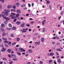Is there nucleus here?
Returning <instances> with one entry per match:
<instances>
[{"instance_id":"nucleus-1","label":"nucleus","mask_w":64,"mask_h":64,"mask_svg":"<svg viewBox=\"0 0 64 64\" xmlns=\"http://www.w3.org/2000/svg\"><path fill=\"white\" fill-rule=\"evenodd\" d=\"M2 16L4 18V19H5V20H6V21H8V20H10V18L6 17L4 14L2 15Z\"/></svg>"},{"instance_id":"nucleus-2","label":"nucleus","mask_w":64,"mask_h":64,"mask_svg":"<svg viewBox=\"0 0 64 64\" xmlns=\"http://www.w3.org/2000/svg\"><path fill=\"white\" fill-rule=\"evenodd\" d=\"M20 32L22 33H25V32H26V30H25V29L23 28L20 30Z\"/></svg>"},{"instance_id":"nucleus-3","label":"nucleus","mask_w":64,"mask_h":64,"mask_svg":"<svg viewBox=\"0 0 64 64\" xmlns=\"http://www.w3.org/2000/svg\"><path fill=\"white\" fill-rule=\"evenodd\" d=\"M2 13L6 15V16H8V12H7V11H6V13H5L4 12H3Z\"/></svg>"},{"instance_id":"nucleus-4","label":"nucleus","mask_w":64,"mask_h":64,"mask_svg":"<svg viewBox=\"0 0 64 64\" xmlns=\"http://www.w3.org/2000/svg\"><path fill=\"white\" fill-rule=\"evenodd\" d=\"M2 39L4 40V42H5V43H7V38H2Z\"/></svg>"},{"instance_id":"nucleus-5","label":"nucleus","mask_w":64,"mask_h":64,"mask_svg":"<svg viewBox=\"0 0 64 64\" xmlns=\"http://www.w3.org/2000/svg\"><path fill=\"white\" fill-rule=\"evenodd\" d=\"M25 24V23L23 22L22 23V24H21L20 25V26L22 27V28H25V26H24V25Z\"/></svg>"},{"instance_id":"nucleus-6","label":"nucleus","mask_w":64,"mask_h":64,"mask_svg":"<svg viewBox=\"0 0 64 64\" xmlns=\"http://www.w3.org/2000/svg\"><path fill=\"white\" fill-rule=\"evenodd\" d=\"M6 49L5 48H2V50H1V51L2 52H4V51H6Z\"/></svg>"},{"instance_id":"nucleus-7","label":"nucleus","mask_w":64,"mask_h":64,"mask_svg":"<svg viewBox=\"0 0 64 64\" xmlns=\"http://www.w3.org/2000/svg\"><path fill=\"white\" fill-rule=\"evenodd\" d=\"M11 56H12L14 58H17V57H16V55L15 54L14 55L13 54H11Z\"/></svg>"},{"instance_id":"nucleus-8","label":"nucleus","mask_w":64,"mask_h":64,"mask_svg":"<svg viewBox=\"0 0 64 64\" xmlns=\"http://www.w3.org/2000/svg\"><path fill=\"white\" fill-rule=\"evenodd\" d=\"M45 22H46V20H44L42 22V25H44L45 24Z\"/></svg>"},{"instance_id":"nucleus-9","label":"nucleus","mask_w":64,"mask_h":64,"mask_svg":"<svg viewBox=\"0 0 64 64\" xmlns=\"http://www.w3.org/2000/svg\"><path fill=\"white\" fill-rule=\"evenodd\" d=\"M34 43H35L36 44V45H37V44L38 45H39V44H40V42H34Z\"/></svg>"},{"instance_id":"nucleus-10","label":"nucleus","mask_w":64,"mask_h":64,"mask_svg":"<svg viewBox=\"0 0 64 64\" xmlns=\"http://www.w3.org/2000/svg\"><path fill=\"white\" fill-rule=\"evenodd\" d=\"M16 12H17L18 13L20 14V13H21V10H16Z\"/></svg>"},{"instance_id":"nucleus-11","label":"nucleus","mask_w":64,"mask_h":64,"mask_svg":"<svg viewBox=\"0 0 64 64\" xmlns=\"http://www.w3.org/2000/svg\"><path fill=\"white\" fill-rule=\"evenodd\" d=\"M6 43H7V44L9 45H11V42H10L9 41H8L6 42Z\"/></svg>"},{"instance_id":"nucleus-12","label":"nucleus","mask_w":64,"mask_h":64,"mask_svg":"<svg viewBox=\"0 0 64 64\" xmlns=\"http://www.w3.org/2000/svg\"><path fill=\"white\" fill-rule=\"evenodd\" d=\"M16 24H17V25H18L21 24V22H16Z\"/></svg>"},{"instance_id":"nucleus-13","label":"nucleus","mask_w":64,"mask_h":64,"mask_svg":"<svg viewBox=\"0 0 64 64\" xmlns=\"http://www.w3.org/2000/svg\"><path fill=\"white\" fill-rule=\"evenodd\" d=\"M28 53H32V50L31 49L29 50H28Z\"/></svg>"},{"instance_id":"nucleus-14","label":"nucleus","mask_w":64,"mask_h":64,"mask_svg":"<svg viewBox=\"0 0 64 64\" xmlns=\"http://www.w3.org/2000/svg\"><path fill=\"white\" fill-rule=\"evenodd\" d=\"M44 40L45 39H44V38H42L41 39L42 42H43L44 41Z\"/></svg>"},{"instance_id":"nucleus-15","label":"nucleus","mask_w":64,"mask_h":64,"mask_svg":"<svg viewBox=\"0 0 64 64\" xmlns=\"http://www.w3.org/2000/svg\"><path fill=\"white\" fill-rule=\"evenodd\" d=\"M12 7V6L11 5H10L9 6H8V9H10V8H11Z\"/></svg>"},{"instance_id":"nucleus-16","label":"nucleus","mask_w":64,"mask_h":64,"mask_svg":"<svg viewBox=\"0 0 64 64\" xmlns=\"http://www.w3.org/2000/svg\"><path fill=\"white\" fill-rule=\"evenodd\" d=\"M54 54L53 52H51L50 53V56H53L54 55Z\"/></svg>"},{"instance_id":"nucleus-17","label":"nucleus","mask_w":64,"mask_h":64,"mask_svg":"<svg viewBox=\"0 0 64 64\" xmlns=\"http://www.w3.org/2000/svg\"><path fill=\"white\" fill-rule=\"evenodd\" d=\"M2 36H6V33L4 32H3L2 33Z\"/></svg>"},{"instance_id":"nucleus-18","label":"nucleus","mask_w":64,"mask_h":64,"mask_svg":"<svg viewBox=\"0 0 64 64\" xmlns=\"http://www.w3.org/2000/svg\"><path fill=\"white\" fill-rule=\"evenodd\" d=\"M57 62L58 63H60L61 61V60L60 59H58L57 60Z\"/></svg>"},{"instance_id":"nucleus-19","label":"nucleus","mask_w":64,"mask_h":64,"mask_svg":"<svg viewBox=\"0 0 64 64\" xmlns=\"http://www.w3.org/2000/svg\"><path fill=\"white\" fill-rule=\"evenodd\" d=\"M49 64H50V63H52V62H53V61L52 60H50L49 61Z\"/></svg>"},{"instance_id":"nucleus-20","label":"nucleus","mask_w":64,"mask_h":64,"mask_svg":"<svg viewBox=\"0 0 64 64\" xmlns=\"http://www.w3.org/2000/svg\"><path fill=\"white\" fill-rule=\"evenodd\" d=\"M11 52V49H8V52L9 53H10Z\"/></svg>"},{"instance_id":"nucleus-21","label":"nucleus","mask_w":64,"mask_h":64,"mask_svg":"<svg viewBox=\"0 0 64 64\" xmlns=\"http://www.w3.org/2000/svg\"><path fill=\"white\" fill-rule=\"evenodd\" d=\"M11 19H13L15 18V17L14 16H12L11 17Z\"/></svg>"},{"instance_id":"nucleus-22","label":"nucleus","mask_w":64,"mask_h":64,"mask_svg":"<svg viewBox=\"0 0 64 64\" xmlns=\"http://www.w3.org/2000/svg\"><path fill=\"white\" fill-rule=\"evenodd\" d=\"M1 27L2 28H4V27H5V25H4V24H1Z\"/></svg>"},{"instance_id":"nucleus-23","label":"nucleus","mask_w":64,"mask_h":64,"mask_svg":"<svg viewBox=\"0 0 64 64\" xmlns=\"http://www.w3.org/2000/svg\"><path fill=\"white\" fill-rule=\"evenodd\" d=\"M46 31V29L45 28H43V30H42V32H44Z\"/></svg>"},{"instance_id":"nucleus-24","label":"nucleus","mask_w":64,"mask_h":64,"mask_svg":"<svg viewBox=\"0 0 64 64\" xmlns=\"http://www.w3.org/2000/svg\"><path fill=\"white\" fill-rule=\"evenodd\" d=\"M16 27L15 26H13L12 28V30H16Z\"/></svg>"},{"instance_id":"nucleus-25","label":"nucleus","mask_w":64,"mask_h":64,"mask_svg":"<svg viewBox=\"0 0 64 64\" xmlns=\"http://www.w3.org/2000/svg\"><path fill=\"white\" fill-rule=\"evenodd\" d=\"M1 31L2 32H5V30L3 28H2L1 29Z\"/></svg>"},{"instance_id":"nucleus-26","label":"nucleus","mask_w":64,"mask_h":64,"mask_svg":"<svg viewBox=\"0 0 64 64\" xmlns=\"http://www.w3.org/2000/svg\"><path fill=\"white\" fill-rule=\"evenodd\" d=\"M12 8L15 9L16 8V6L15 5H14L12 7Z\"/></svg>"},{"instance_id":"nucleus-27","label":"nucleus","mask_w":64,"mask_h":64,"mask_svg":"<svg viewBox=\"0 0 64 64\" xmlns=\"http://www.w3.org/2000/svg\"><path fill=\"white\" fill-rule=\"evenodd\" d=\"M57 51H62V50L60 49H58L56 50Z\"/></svg>"},{"instance_id":"nucleus-28","label":"nucleus","mask_w":64,"mask_h":64,"mask_svg":"<svg viewBox=\"0 0 64 64\" xmlns=\"http://www.w3.org/2000/svg\"><path fill=\"white\" fill-rule=\"evenodd\" d=\"M27 37L28 38H30V35L28 34L27 36Z\"/></svg>"},{"instance_id":"nucleus-29","label":"nucleus","mask_w":64,"mask_h":64,"mask_svg":"<svg viewBox=\"0 0 64 64\" xmlns=\"http://www.w3.org/2000/svg\"><path fill=\"white\" fill-rule=\"evenodd\" d=\"M13 62L12 61H10V62H8V64H13Z\"/></svg>"},{"instance_id":"nucleus-30","label":"nucleus","mask_w":64,"mask_h":64,"mask_svg":"<svg viewBox=\"0 0 64 64\" xmlns=\"http://www.w3.org/2000/svg\"><path fill=\"white\" fill-rule=\"evenodd\" d=\"M20 50L21 51V52H23L24 49L23 48H20Z\"/></svg>"},{"instance_id":"nucleus-31","label":"nucleus","mask_w":64,"mask_h":64,"mask_svg":"<svg viewBox=\"0 0 64 64\" xmlns=\"http://www.w3.org/2000/svg\"><path fill=\"white\" fill-rule=\"evenodd\" d=\"M11 14H12V15H16V14L15 13H13V12H11Z\"/></svg>"},{"instance_id":"nucleus-32","label":"nucleus","mask_w":64,"mask_h":64,"mask_svg":"<svg viewBox=\"0 0 64 64\" xmlns=\"http://www.w3.org/2000/svg\"><path fill=\"white\" fill-rule=\"evenodd\" d=\"M8 26L10 27H12V24H8Z\"/></svg>"},{"instance_id":"nucleus-33","label":"nucleus","mask_w":64,"mask_h":64,"mask_svg":"<svg viewBox=\"0 0 64 64\" xmlns=\"http://www.w3.org/2000/svg\"><path fill=\"white\" fill-rule=\"evenodd\" d=\"M8 20H7V21H5L4 22V24H6V25L7 24V21Z\"/></svg>"},{"instance_id":"nucleus-34","label":"nucleus","mask_w":64,"mask_h":64,"mask_svg":"<svg viewBox=\"0 0 64 64\" xmlns=\"http://www.w3.org/2000/svg\"><path fill=\"white\" fill-rule=\"evenodd\" d=\"M17 53L18 54V55H21V53L18 52H17Z\"/></svg>"},{"instance_id":"nucleus-35","label":"nucleus","mask_w":64,"mask_h":64,"mask_svg":"<svg viewBox=\"0 0 64 64\" xmlns=\"http://www.w3.org/2000/svg\"><path fill=\"white\" fill-rule=\"evenodd\" d=\"M4 46L6 47H8V46L6 44H5Z\"/></svg>"},{"instance_id":"nucleus-36","label":"nucleus","mask_w":64,"mask_h":64,"mask_svg":"<svg viewBox=\"0 0 64 64\" xmlns=\"http://www.w3.org/2000/svg\"><path fill=\"white\" fill-rule=\"evenodd\" d=\"M19 15H20L19 14H17L16 15V17H18V16H19Z\"/></svg>"},{"instance_id":"nucleus-37","label":"nucleus","mask_w":64,"mask_h":64,"mask_svg":"<svg viewBox=\"0 0 64 64\" xmlns=\"http://www.w3.org/2000/svg\"><path fill=\"white\" fill-rule=\"evenodd\" d=\"M13 60H14V61H16V60H17V58H14L13 59Z\"/></svg>"},{"instance_id":"nucleus-38","label":"nucleus","mask_w":64,"mask_h":64,"mask_svg":"<svg viewBox=\"0 0 64 64\" xmlns=\"http://www.w3.org/2000/svg\"><path fill=\"white\" fill-rule=\"evenodd\" d=\"M0 1H1L2 3H4V0H0Z\"/></svg>"},{"instance_id":"nucleus-39","label":"nucleus","mask_w":64,"mask_h":64,"mask_svg":"<svg viewBox=\"0 0 64 64\" xmlns=\"http://www.w3.org/2000/svg\"><path fill=\"white\" fill-rule=\"evenodd\" d=\"M17 41H20V38H17Z\"/></svg>"},{"instance_id":"nucleus-40","label":"nucleus","mask_w":64,"mask_h":64,"mask_svg":"<svg viewBox=\"0 0 64 64\" xmlns=\"http://www.w3.org/2000/svg\"><path fill=\"white\" fill-rule=\"evenodd\" d=\"M26 26L27 27H30V25L29 24H26Z\"/></svg>"},{"instance_id":"nucleus-41","label":"nucleus","mask_w":64,"mask_h":64,"mask_svg":"<svg viewBox=\"0 0 64 64\" xmlns=\"http://www.w3.org/2000/svg\"><path fill=\"white\" fill-rule=\"evenodd\" d=\"M47 3H48V4H50V1H48L46 2Z\"/></svg>"},{"instance_id":"nucleus-42","label":"nucleus","mask_w":64,"mask_h":64,"mask_svg":"<svg viewBox=\"0 0 64 64\" xmlns=\"http://www.w3.org/2000/svg\"><path fill=\"white\" fill-rule=\"evenodd\" d=\"M50 6V9H52V5H50L49 6Z\"/></svg>"},{"instance_id":"nucleus-43","label":"nucleus","mask_w":64,"mask_h":64,"mask_svg":"<svg viewBox=\"0 0 64 64\" xmlns=\"http://www.w3.org/2000/svg\"><path fill=\"white\" fill-rule=\"evenodd\" d=\"M43 63V62H42V61H40V64H42Z\"/></svg>"},{"instance_id":"nucleus-44","label":"nucleus","mask_w":64,"mask_h":64,"mask_svg":"<svg viewBox=\"0 0 64 64\" xmlns=\"http://www.w3.org/2000/svg\"><path fill=\"white\" fill-rule=\"evenodd\" d=\"M2 59L3 60H6V61L7 60V59H6V58H2Z\"/></svg>"},{"instance_id":"nucleus-45","label":"nucleus","mask_w":64,"mask_h":64,"mask_svg":"<svg viewBox=\"0 0 64 64\" xmlns=\"http://www.w3.org/2000/svg\"><path fill=\"white\" fill-rule=\"evenodd\" d=\"M16 21H17V19H15L14 20V22H16Z\"/></svg>"},{"instance_id":"nucleus-46","label":"nucleus","mask_w":64,"mask_h":64,"mask_svg":"<svg viewBox=\"0 0 64 64\" xmlns=\"http://www.w3.org/2000/svg\"><path fill=\"white\" fill-rule=\"evenodd\" d=\"M52 50H55V48L53 47L52 48Z\"/></svg>"},{"instance_id":"nucleus-47","label":"nucleus","mask_w":64,"mask_h":64,"mask_svg":"<svg viewBox=\"0 0 64 64\" xmlns=\"http://www.w3.org/2000/svg\"><path fill=\"white\" fill-rule=\"evenodd\" d=\"M56 45L59 46V45H60V44L59 43V42H57V44H56Z\"/></svg>"},{"instance_id":"nucleus-48","label":"nucleus","mask_w":64,"mask_h":64,"mask_svg":"<svg viewBox=\"0 0 64 64\" xmlns=\"http://www.w3.org/2000/svg\"><path fill=\"white\" fill-rule=\"evenodd\" d=\"M28 7H30L31 6V4H28Z\"/></svg>"},{"instance_id":"nucleus-49","label":"nucleus","mask_w":64,"mask_h":64,"mask_svg":"<svg viewBox=\"0 0 64 64\" xmlns=\"http://www.w3.org/2000/svg\"><path fill=\"white\" fill-rule=\"evenodd\" d=\"M56 55H57V56H58L59 54V53H58V52H56Z\"/></svg>"},{"instance_id":"nucleus-50","label":"nucleus","mask_w":64,"mask_h":64,"mask_svg":"<svg viewBox=\"0 0 64 64\" xmlns=\"http://www.w3.org/2000/svg\"><path fill=\"white\" fill-rule=\"evenodd\" d=\"M16 44V42H14V43L12 44V45H13L14 44V45H15V44Z\"/></svg>"},{"instance_id":"nucleus-51","label":"nucleus","mask_w":64,"mask_h":64,"mask_svg":"<svg viewBox=\"0 0 64 64\" xmlns=\"http://www.w3.org/2000/svg\"><path fill=\"white\" fill-rule=\"evenodd\" d=\"M38 34V33H36L34 34V35H35V36H36V35H37Z\"/></svg>"},{"instance_id":"nucleus-52","label":"nucleus","mask_w":64,"mask_h":64,"mask_svg":"<svg viewBox=\"0 0 64 64\" xmlns=\"http://www.w3.org/2000/svg\"><path fill=\"white\" fill-rule=\"evenodd\" d=\"M56 39H59V37H58L57 36H56Z\"/></svg>"},{"instance_id":"nucleus-53","label":"nucleus","mask_w":64,"mask_h":64,"mask_svg":"<svg viewBox=\"0 0 64 64\" xmlns=\"http://www.w3.org/2000/svg\"><path fill=\"white\" fill-rule=\"evenodd\" d=\"M34 22L33 21H32V22H31V24H33Z\"/></svg>"},{"instance_id":"nucleus-54","label":"nucleus","mask_w":64,"mask_h":64,"mask_svg":"<svg viewBox=\"0 0 64 64\" xmlns=\"http://www.w3.org/2000/svg\"><path fill=\"white\" fill-rule=\"evenodd\" d=\"M8 39L9 40H11L12 39L10 38H8Z\"/></svg>"},{"instance_id":"nucleus-55","label":"nucleus","mask_w":64,"mask_h":64,"mask_svg":"<svg viewBox=\"0 0 64 64\" xmlns=\"http://www.w3.org/2000/svg\"><path fill=\"white\" fill-rule=\"evenodd\" d=\"M31 64V62H28L27 63V64Z\"/></svg>"},{"instance_id":"nucleus-56","label":"nucleus","mask_w":64,"mask_h":64,"mask_svg":"<svg viewBox=\"0 0 64 64\" xmlns=\"http://www.w3.org/2000/svg\"><path fill=\"white\" fill-rule=\"evenodd\" d=\"M14 35V34H12L10 36H11V37H13V36Z\"/></svg>"},{"instance_id":"nucleus-57","label":"nucleus","mask_w":64,"mask_h":64,"mask_svg":"<svg viewBox=\"0 0 64 64\" xmlns=\"http://www.w3.org/2000/svg\"><path fill=\"white\" fill-rule=\"evenodd\" d=\"M54 64H57V63H56V62H55V61H54Z\"/></svg>"},{"instance_id":"nucleus-58","label":"nucleus","mask_w":64,"mask_h":64,"mask_svg":"<svg viewBox=\"0 0 64 64\" xmlns=\"http://www.w3.org/2000/svg\"><path fill=\"white\" fill-rule=\"evenodd\" d=\"M27 41H26V40H25L24 41V43H27Z\"/></svg>"},{"instance_id":"nucleus-59","label":"nucleus","mask_w":64,"mask_h":64,"mask_svg":"<svg viewBox=\"0 0 64 64\" xmlns=\"http://www.w3.org/2000/svg\"><path fill=\"white\" fill-rule=\"evenodd\" d=\"M32 43V41H30V42H29V43L30 44H31V43Z\"/></svg>"},{"instance_id":"nucleus-60","label":"nucleus","mask_w":64,"mask_h":64,"mask_svg":"<svg viewBox=\"0 0 64 64\" xmlns=\"http://www.w3.org/2000/svg\"><path fill=\"white\" fill-rule=\"evenodd\" d=\"M56 58H59V56H56Z\"/></svg>"},{"instance_id":"nucleus-61","label":"nucleus","mask_w":64,"mask_h":64,"mask_svg":"<svg viewBox=\"0 0 64 64\" xmlns=\"http://www.w3.org/2000/svg\"><path fill=\"white\" fill-rule=\"evenodd\" d=\"M24 6V7H26V4H22Z\"/></svg>"},{"instance_id":"nucleus-62","label":"nucleus","mask_w":64,"mask_h":64,"mask_svg":"<svg viewBox=\"0 0 64 64\" xmlns=\"http://www.w3.org/2000/svg\"><path fill=\"white\" fill-rule=\"evenodd\" d=\"M28 30V29L27 28H26V29H25V30H26V31H27Z\"/></svg>"},{"instance_id":"nucleus-63","label":"nucleus","mask_w":64,"mask_h":64,"mask_svg":"<svg viewBox=\"0 0 64 64\" xmlns=\"http://www.w3.org/2000/svg\"><path fill=\"white\" fill-rule=\"evenodd\" d=\"M3 64V62H0V64Z\"/></svg>"},{"instance_id":"nucleus-64","label":"nucleus","mask_w":64,"mask_h":64,"mask_svg":"<svg viewBox=\"0 0 64 64\" xmlns=\"http://www.w3.org/2000/svg\"><path fill=\"white\" fill-rule=\"evenodd\" d=\"M29 16V14H26V16Z\"/></svg>"}]
</instances>
